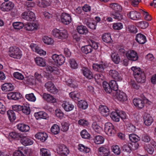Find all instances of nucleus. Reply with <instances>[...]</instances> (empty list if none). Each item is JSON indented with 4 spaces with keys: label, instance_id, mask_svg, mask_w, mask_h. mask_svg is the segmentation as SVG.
Segmentation results:
<instances>
[{
    "label": "nucleus",
    "instance_id": "obj_1",
    "mask_svg": "<svg viewBox=\"0 0 156 156\" xmlns=\"http://www.w3.org/2000/svg\"><path fill=\"white\" fill-rule=\"evenodd\" d=\"M8 54L11 57L15 58L20 59L22 56L21 51L16 46H11L9 48Z\"/></svg>",
    "mask_w": 156,
    "mask_h": 156
},
{
    "label": "nucleus",
    "instance_id": "obj_2",
    "mask_svg": "<svg viewBox=\"0 0 156 156\" xmlns=\"http://www.w3.org/2000/svg\"><path fill=\"white\" fill-rule=\"evenodd\" d=\"M52 34L55 37L61 39L66 38L68 35L66 30H60L57 29L53 30L52 31Z\"/></svg>",
    "mask_w": 156,
    "mask_h": 156
},
{
    "label": "nucleus",
    "instance_id": "obj_3",
    "mask_svg": "<svg viewBox=\"0 0 156 156\" xmlns=\"http://www.w3.org/2000/svg\"><path fill=\"white\" fill-rule=\"evenodd\" d=\"M142 99L139 98H135L133 100L134 105L139 109L142 108L144 106V103L149 101L148 100L143 94L141 95Z\"/></svg>",
    "mask_w": 156,
    "mask_h": 156
},
{
    "label": "nucleus",
    "instance_id": "obj_4",
    "mask_svg": "<svg viewBox=\"0 0 156 156\" xmlns=\"http://www.w3.org/2000/svg\"><path fill=\"white\" fill-rule=\"evenodd\" d=\"M104 130L106 134L109 136H113L116 133V130L114 126L109 122L105 124Z\"/></svg>",
    "mask_w": 156,
    "mask_h": 156
},
{
    "label": "nucleus",
    "instance_id": "obj_5",
    "mask_svg": "<svg viewBox=\"0 0 156 156\" xmlns=\"http://www.w3.org/2000/svg\"><path fill=\"white\" fill-rule=\"evenodd\" d=\"M14 6V4L12 2H4L1 5L0 9L2 11L9 12L12 10Z\"/></svg>",
    "mask_w": 156,
    "mask_h": 156
},
{
    "label": "nucleus",
    "instance_id": "obj_6",
    "mask_svg": "<svg viewBox=\"0 0 156 156\" xmlns=\"http://www.w3.org/2000/svg\"><path fill=\"white\" fill-rule=\"evenodd\" d=\"M52 58L54 64L57 66L62 65L65 62V58L62 55L55 54L52 56Z\"/></svg>",
    "mask_w": 156,
    "mask_h": 156
},
{
    "label": "nucleus",
    "instance_id": "obj_7",
    "mask_svg": "<svg viewBox=\"0 0 156 156\" xmlns=\"http://www.w3.org/2000/svg\"><path fill=\"white\" fill-rule=\"evenodd\" d=\"M22 19L27 21H32L35 19V16L34 12L31 11H25L21 15Z\"/></svg>",
    "mask_w": 156,
    "mask_h": 156
},
{
    "label": "nucleus",
    "instance_id": "obj_8",
    "mask_svg": "<svg viewBox=\"0 0 156 156\" xmlns=\"http://www.w3.org/2000/svg\"><path fill=\"white\" fill-rule=\"evenodd\" d=\"M56 150L58 153L62 156H66L69 152L68 148L64 144L58 145Z\"/></svg>",
    "mask_w": 156,
    "mask_h": 156
},
{
    "label": "nucleus",
    "instance_id": "obj_9",
    "mask_svg": "<svg viewBox=\"0 0 156 156\" xmlns=\"http://www.w3.org/2000/svg\"><path fill=\"white\" fill-rule=\"evenodd\" d=\"M126 56L129 60L132 61H136L138 58L137 52L133 50H129L127 51Z\"/></svg>",
    "mask_w": 156,
    "mask_h": 156
},
{
    "label": "nucleus",
    "instance_id": "obj_10",
    "mask_svg": "<svg viewBox=\"0 0 156 156\" xmlns=\"http://www.w3.org/2000/svg\"><path fill=\"white\" fill-rule=\"evenodd\" d=\"M61 20L62 23L66 25L69 24L72 21L71 16L66 13H63L61 14Z\"/></svg>",
    "mask_w": 156,
    "mask_h": 156
},
{
    "label": "nucleus",
    "instance_id": "obj_11",
    "mask_svg": "<svg viewBox=\"0 0 156 156\" xmlns=\"http://www.w3.org/2000/svg\"><path fill=\"white\" fill-rule=\"evenodd\" d=\"M92 67L93 69L96 71L103 73L106 67V66L105 63L103 62L99 64L94 63L93 64Z\"/></svg>",
    "mask_w": 156,
    "mask_h": 156
},
{
    "label": "nucleus",
    "instance_id": "obj_12",
    "mask_svg": "<svg viewBox=\"0 0 156 156\" xmlns=\"http://www.w3.org/2000/svg\"><path fill=\"white\" fill-rule=\"evenodd\" d=\"M109 75L112 78L117 81H121L122 79L120 74L115 70H111L109 71Z\"/></svg>",
    "mask_w": 156,
    "mask_h": 156
},
{
    "label": "nucleus",
    "instance_id": "obj_13",
    "mask_svg": "<svg viewBox=\"0 0 156 156\" xmlns=\"http://www.w3.org/2000/svg\"><path fill=\"white\" fill-rule=\"evenodd\" d=\"M45 87L47 90L51 93L55 94L58 92V90L51 82L49 81L46 83L45 84Z\"/></svg>",
    "mask_w": 156,
    "mask_h": 156
},
{
    "label": "nucleus",
    "instance_id": "obj_14",
    "mask_svg": "<svg viewBox=\"0 0 156 156\" xmlns=\"http://www.w3.org/2000/svg\"><path fill=\"white\" fill-rule=\"evenodd\" d=\"M83 75L87 78L91 79L93 78V74L90 70L86 67H82L81 70Z\"/></svg>",
    "mask_w": 156,
    "mask_h": 156
},
{
    "label": "nucleus",
    "instance_id": "obj_15",
    "mask_svg": "<svg viewBox=\"0 0 156 156\" xmlns=\"http://www.w3.org/2000/svg\"><path fill=\"white\" fill-rule=\"evenodd\" d=\"M116 92L115 96L119 100L124 101L127 100V97L125 93L120 90H118Z\"/></svg>",
    "mask_w": 156,
    "mask_h": 156
},
{
    "label": "nucleus",
    "instance_id": "obj_16",
    "mask_svg": "<svg viewBox=\"0 0 156 156\" xmlns=\"http://www.w3.org/2000/svg\"><path fill=\"white\" fill-rule=\"evenodd\" d=\"M62 106L66 111L67 112L72 110L74 107L73 105L66 101H64L63 102Z\"/></svg>",
    "mask_w": 156,
    "mask_h": 156
},
{
    "label": "nucleus",
    "instance_id": "obj_17",
    "mask_svg": "<svg viewBox=\"0 0 156 156\" xmlns=\"http://www.w3.org/2000/svg\"><path fill=\"white\" fill-rule=\"evenodd\" d=\"M38 25L36 23H27L24 25V28L26 30L32 31L36 30Z\"/></svg>",
    "mask_w": 156,
    "mask_h": 156
},
{
    "label": "nucleus",
    "instance_id": "obj_18",
    "mask_svg": "<svg viewBox=\"0 0 156 156\" xmlns=\"http://www.w3.org/2000/svg\"><path fill=\"white\" fill-rule=\"evenodd\" d=\"M20 138L21 143L25 146L30 145L33 143V141L32 139L27 137L23 136L22 135Z\"/></svg>",
    "mask_w": 156,
    "mask_h": 156
},
{
    "label": "nucleus",
    "instance_id": "obj_19",
    "mask_svg": "<svg viewBox=\"0 0 156 156\" xmlns=\"http://www.w3.org/2000/svg\"><path fill=\"white\" fill-rule=\"evenodd\" d=\"M128 17L133 20H138L140 18V12L135 11H131L127 14Z\"/></svg>",
    "mask_w": 156,
    "mask_h": 156
},
{
    "label": "nucleus",
    "instance_id": "obj_20",
    "mask_svg": "<svg viewBox=\"0 0 156 156\" xmlns=\"http://www.w3.org/2000/svg\"><path fill=\"white\" fill-rule=\"evenodd\" d=\"M21 95L18 92H11L9 93L7 95V97L9 99L16 100L21 98Z\"/></svg>",
    "mask_w": 156,
    "mask_h": 156
},
{
    "label": "nucleus",
    "instance_id": "obj_21",
    "mask_svg": "<svg viewBox=\"0 0 156 156\" xmlns=\"http://www.w3.org/2000/svg\"><path fill=\"white\" fill-rule=\"evenodd\" d=\"M99 110L100 113L105 116H106L109 114V109L106 106L102 105H100L99 108Z\"/></svg>",
    "mask_w": 156,
    "mask_h": 156
},
{
    "label": "nucleus",
    "instance_id": "obj_22",
    "mask_svg": "<svg viewBox=\"0 0 156 156\" xmlns=\"http://www.w3.org/2000/svg\"><path fill=\"white\" fill-rule=\"evenodd\" d=\"M43 98L47 102L55 103L56 102V99L51 95L44 93L42 96Z\"/></svg>",
    "mask_w": 156,
    "mask_h": 156
},
{
    "label": "nucleus",
    "instance_id": "obj_23",
    "mask_svg": "<svg viewBox=\"0 0 156 156\" xmlns=\"http://www.w3.org/2000/svg\"><path fill=\"white\" fill-rule=\"evenodd\" d=\"M136 40L139 44H144L147 41L146 37L143 34L140 33L136 35Z\"/></svg>",
    "mask_w": 156,
    "mask_h": 156
},
{
    "label": "nucleus",
    "instance_id": "obj_24",
    "mask_svg": "<svg viewBox=\"0 0 156 156\" xmlns=\"http://www.w3.org/2000/svg\"><path fill=\"white\" fill-rule=\"evenodd\" d=\"M18 129L22 132H27L30 130V127L24 123H20L16 126Z\"/></svg>",
    "mask_w": 156,
    "mask_h": 156
},
{
    "label": "nucleus",
    "instance_id": "obj_25",
    "mask_svg": "<svg viewBox=\"0 0 156 156\" xmlns=\"http://www.w3.org/2000/svg\"><path fill=\"white\" fill-rule=\"evenodd\" d=\"M35 137L43 142H44L47 138L48 136L46 133L43 132H38L35 135Z\"/></svg>",
    "mask_w": 156,
    "mask_h": 156
},
{
    "label": "nucleus",
    "instance_id": "obj_26",
    "mask_svg": "<svg viewBox=\"0 0 156 156\" xmlns=\"http://www.w3.org/2000/svg\"><path fill=\"white\" fill-rule=\"evenodd\" d=\"M34 115L36 118L37 119H47L48 118V114L46 112L43 111L35 113L34 114Z\"/></svg>",
    "mask_w": 156,
    "mask_h": 156
},
{
    "label": "nucleus",
    "instance_id": "obj_27",
    "mask_svg": "<svg viewBox=\"0 0 156 156\" xmlns=\"http://www.w3.org/2000/svg\"><path fill=\"white\" fill-rule=\"evenodd\" d=\"M77 31L80 34L86 35L88 32L87 27L83 25L78 26L76 28Z\"/></svg>",
    "mask_w": 156,
    "mask_h": 156
},
{
    "label": "nucleus",
    "instance_id": "obj_28",
    "mask_svg": "<svg viewBox=\"0 0 156 156\" xmlns=\"http://www.w3.org/2000/svg\"><path fill=\"white\" fill-rule=\"evenodd\" d=\"M14 88V86L10 83H5L2 85V90L5 91L12 90Z\"/></svg>",
    "mask_w": 156,
    "mask_h": 156
},
{
    "label": "nucleus",
    "instance_id": "obj_29",
    "mask_svg": "<svg viewBox=\"0 0 156 156\" xmlns=\"http://www.w3.org/2000/svg\"><path fill=\"white\" fill-rule=\"evenodd\" d=\"M81 50L83 53L86 54L91 53L93 51L92 47L90 45L82 46Z\"/></svg>",
    "mask_w": 156,
    "mask_h": 156
},
{
    "label": "nucleus",
    "instance_id": "obj_30",
    "mask_svg": "<svg viewBox=\"0 0 156 156\" xmlns=\"http://www.w3.org/2000/svg\"><path fill=\"white\" fill-rule=\"evenodd\" d=\"M131 70L133 72V74L134 77L139 76L142 73H144V72L140 68H137L136 67H132L131 68Z\"/></svg>",
    "mask_w": 156,
    "mask_h": 156
},
{
    "label": "nucleus",
    "instance_id": "obj_31",
    "mask_svg": "<svg viewBox=\"0 0 156 156\" xmlns=\"http://www.w3.org/2000/svg\"><path fill=\"white\" fill-rule=\"evenodd\" d=\"M98 151L101 155L103 156H109L110 152L108 149L101 147L99 148Z\"/></svg>",
    "mask_w": 156,
    "mask_h": 156
},
{
    "label": "nucleus",
    "instance_id": "obj_32",
    "mask_svg": "<svg viewBox=\"0 0 156 156\" xmlns=\"http://www.w3.org/2000/svg\"><path fill=\"white\" fill-rule=\"evenodd\" d=\"M144 123L147 126L150 125L153 121L152 117L149 114H147L144 116Z\"/></svg>",
    "mask_w": 156,
    "mask_h": 156
},
{
    "label": "nucleus",
    "instance_id": "obj_33",
    "mask_svg": "<svg viewBox=\"0 0 156 156\" xmlns=\"http://www.w3.org/2000/svg\"><path fill=\"white\" fill-rule=\"evenodd\" d=\"M22 137V134L17 132H11L9 133V138L13 139L18 140Z\"/></svg>",
    "mask_w": 156,
    "mask_h": 156
},
{
    "label": "nucleus",
    "instance_id": "obj_34",
    "mask_svg": "<svg viewBox=\"0 0 156 156\" xmlns=\"http://www.w3.org/2000/svg\"><path fill=\"white\" fill-rule=\"evenodd\" d=\"M46 70L49 73H52L56 75H58L59 74L57 68L54 67L48 66L46 67Z\"/></svg>",
    "mask_w": 156,
    "mask_h": 156
},
{
    "label": "nucleus",
    "instance_id": "obj_35",
    "mask_svg": "<svg viewBox=\"0 0 156 156\" xmlns=\"http://www.w3.org/2000/svg\"><path fill=\"white\" fill-rule=\"evenodd\" d=\"M103 40L107 43H111L112 42V40L110 33H105L103 34L102 37Z\"/></svg>",
    "mask_w": 156,
    "mask_h": 156
},
{
    "label": "nucleus",
    "instance_id": "obj_36",
    "mask_svg": "<svg viewBox=\"0 0 156 156\" xmlns=\"http://www.w3.org/2000/svg\"><path fill=\"white\" fill-rule=\"evenodd\" d=\"M136 81L138 83H144L145 81L146 77L144 73H142L141 75L134 77Z\"/></svg>",
    "mask_w": 156,
    "mask_h": 156
},
{
    "label": "nucleus",
    "instance_id": "obj_37",
    "mask_svg": "<svg viewBox=\"0 0 156 156\" xmlns=\"http://www.w3.org/2000/svg\"><path fill=\"white\" fill-rule=\"evenodd\" d=\"M7 114L11 122H13L16 119V116L15 113L13 111L11 110H8L7 112Z\"/></svg>",
    "mask_w": 156,
    "mask_h": 156
},
{
    "label": "nucleus",
    "instance_id": "obj_38",
    "mask_svg": "<svg viewBox=\"0 0 156 156\" xmlns=\"http://www.w3.org/2000/svg\"><path fill=\"white\" fill-rule=\"evenodd\" d=\"M110 116L114 121L118 122L119 121V116L118 112H112Z\"/></svg>",
    "mask_w": 156,
    "mask_h": 156
},
{
    "label": "nucleus",
    "instance_id": "obj_39",
    "mask_svg": "<svg viewBox=\"0 0 156 156\" xmlns=\"http://www.w3.org/2000/svg\"><path fill=\"white\" fill-rule=\"evenodd\" d=\"M110 6L115 12L120 11L122 9L121 6L116 3H112L110 5Z\"/></svg>",
    "mask_w": 156,
    "mask_h": 156
},
{
    "label": "nucleus",
    "instance_id": "obj_40",
    "mask_svg": "<svg viewBox=\"0 0 156 156\" xmlns=\"http://www.w3.org/2000/svg\"><path fill=\"white\" fill-rule=\"evenodd\" d=\"M111 57L112 61L116 64L119 63L121 60L118 55L115 53H112Z\"/></svg>",
    "mask_w": 156,
    "mask_h": 156
},
{
    "label": "nucleus",
    "instance_id": "obj_41",
    "mask_svg": "<svg viewBox=\"0 0 156 156\" xmlns=\"http://www.w3.org/2000/svg\"><path fill=\"white\" fill-rule=\"evenodd\" d=\"M35 61L37 65L41 66H45V62L44 59L40 57H37L35 59Z\"/></svg>",
    "mask_w": 156,
    "mask_h": 156
},
{
    "label": "nucleus",
    "instance_id": "obj_42",
    "mask_svg": "<svg viewBox=\"0 0 156 156\" xmlns=\"http://www.w3.org/2000/svg\"><path fill=\"white\" fill-rule=\"evenodd\" d=\"M69 97L73 100H78L80 99V94L75 91L72 92L69 94Z\"/></svg>",
    "mask_w": 156,
    "mask_h": 156
},
{
    "label": "nucleus",
    "instance_id": "obj_43",
    "mask_svg": "<svg viewBox=\"0 0 156 156\" xmlns=\"http://www.w3.org/2000/svg\"><path fill=\"white\" fill-rule=\"evenodd\" d=\"M78 106L80 108L83 109H86L88 107V104L85 101L81 100L78 101Z\"/></svg>",
    "mask_w": 156,
    "mask_h": 156
},
{
    "label": "nucleus",
    "instance_id": "obj_44",
    "mask_svg": "<svg viewBox=\"0 0 156 156\" xmlns=\"http://www.w3.org/2000/svg\"><path fill=\"white\" fill-rule=\"evenodd\" d=\"M103 86L104 89L107 93H110L112 92V89L110 83H108L104 81L103 82Z\"/></svg>",
    "mask_w": 156,
    "mask_h": 156
},
{
    "label": "nucleus",
    "instance_id": "obj_45",
    "mask_svg": "<svg viewBox=\"0 0 156 156\" xmlns=\"http://www.w3.org/2000/svg\"><path fill=\"white\" fill-rule=\"evenodd\" d=\"M115 81V80H112L109 82L110 85L112 89V91L113 90L116 92L118 90V86Z\"/></svg>",
    "mask_w": 156,
    "mask_h": 156
},
{
    "label": "nucleus",
    "instance_id": "obj_46",
    "mask_svg": "<svg viewBox=\"0 0 156 156\" xmlns=\"http://www.w3.org/2000/svg\"><path fill=\"white\" fill-rule=\"evenodd\" d=\"M25 98L29 101L34 102L36 100V98L33 93L26 94Z\"/></svg>",
    "mask_w": 156,
    "mask_h": 156
},
{
    "label": "nucleus",
    "instance_id": "obj_47",
    "mask_svg": "<svg viewBox=\"0 0 156 156\" xmlns=\"http://www.w3.org/2000/svg\"><path fill=\"white\" fill-rule=\"evenodd\" d=\"M43 40L44 43L50 45L54 43L53 39L51 37L48 36H45L43 38Z\"/></svg>",
    "mask_w": 156,
    "mask_h": 156
},
{
    "label": "nucleus",
    "instance_id": "obj_48",
    "mask_svg": "<svg viewBox=\"0 0 156 156\" xmlns=\"http://www.w3.org/2000/svg\"><path fill=\"white\" fill-rule=\"evenodd\" d=\"M78 149L81 151L85 153H88L90 151L89 148L85 147L84 145L81 144H79Z\"/></svg>",
    "mask_w": 156,
    "mask_h": 156
},
{
    "label": "nucleus",
    "instance_id": "obj_49",
    "mask_svg": "<svg viewBox=\"0 0 156 156\" xmlns=\"http://www.w3.org/2000/svg\"><path fill=\"white\" fill-rule=\"evenodd\" d=\"M51 133L54 134H57L59 132V126L56 124H54L51 127Z\"/></svg>",
    "mask_w": 156,
    "mask_h": 156
},
{
    "label": "nucleus",
    "instance_id": "obj_50",
    "mask_svg": "<svg viewBox=\"0 0 156 156\" xmlns=\"http://www.w3.org/2000/svg\"><path fill=\"white\" fill-rule=\"evenodd\" d=\"M94 140L96 144H101L104 142V138L100 136H97L94 138Z\"/></svg>",
    "mask_w": 156,
    "mask_h": 156
},
{
    "label": "nucleus",
    "instance_id": "obj_51",
    "mask_svg": "<svg viewBox=\"0 0 156 156\" xmlns=\"http://www.w3.org/2000/svg\"><path fill=\"white\" fill-rule=\"evenodd\" d=\"M40 154L41 156H51L49 151L45 148L41 149Z\"/></svg>",
    "mask_w": 156,
    "mask_h": 156
},
{
    "label": "nucleus",
    "instance_id": "obj_52",
    "mask_svg": "<svg viewBox=\"0 0 156 156\" xmlns=\"http://www.w3.org/2000/svg\"><path fill=\"white\" fill-rule=\"evenodd\" d=\"M129 138L130 140L133 142H137L140 140V138L136 135L133 134H129Z\"/></svg>",
    "mask_w": 156,
    "mask_h": 156
},
{
    "label": "nucleus",
    "instance_id": "obj_53",
    "mask_svg": "<svg viewBox=\"0 0 156 156\" xmlns=\"http://www.w3.org/2000/svg\"><path fill=\"white\" fill-rule=\"evenodd\" d=\"M22 147H19L18 150L15 151L13 154V156H25L23 151Z\"/></svg>",
    "mask_w": 156,
    "mask_h": 156
},
{
    "label": "nucleus",
    "instance_id": "obj_54",
    "mask_svg": "<svg viewBox=\"0 0 156 156\" xmlns=\"http://www.w3.org/2000/svg\"><path fill=\"white\" fill-rule=\"evenodd\" d=\"M92 127L96 132L99 133L101 130L102 128L96 122H93L92 124Z\"/></svg>",
    "mask_w": 156,
    "mask_h": 156
},
{
    "label": "nucleus",
    "instance_id": "obj_55",
    "mask_svg": "<svg viewBox=\"0 0 156 156\" xmlns=\"http://www.w3.org/2000/svg\"><path fill=\"white\" fill-rule=\"evenodd\" d=\"M13 26L16 29L20 30L22 29L24 25L22 23L20 22H16L13 23Z\"/></svg>",
    "mask_w": 156,
    "mask_h": 156
},
{
    "label": "nucleus",
    "instance_id": "obj_56",
    "mask_svg": "<svg viewBox=\"0 0 156 156\" xmlns=\"http://www.w3.org/2000/svg\"><path fill=\"white\" fill-rule=\"evenodd\" d=\"M22 151H23L25 156H30L32 154V152L31 149L25 148L23 147H22Z\"/></svg>",
    "mask_w": 156,
    "mask_h": 156
},
{
    "label": "nucleus",
    "instance_id": "obj_57",
    "mask_svg": "<svg viewBox=\"0 0 156 156\" xmlns=\"http://www.w3.org/2000/svg\"><path fill=\"white\" fill-rule=\"evenodd\" d=\"M112 17L114 19L121 20L123 19V16L121 14L118 12H115L112 14Z\"/></svg>",
    "mask_w": 156,
    "mask_h": 156
},
{
    "label": "nucleus",
    "instance_id": "obj_58",
    "mask_svg": "<svg viewBox=\"0 0 156 156\" xmlns=\"http://www.w3.org/2000/svg\"><path fill=\"white\" fill-rule=\"evenodd\" d=\"M140 11L141 13L143 14L144 17V19L146 20L147 21H150L151 20L152 18L151 17V15H150L147 12L144 11L142 9H140Z\"/></svg>",
    "mask_w": 156,
    "mask_h": 156
},
{
    "label": "nucleus",
    "instance_id": "obj_59",
    "mask_svg": "<svg viewBox=\"0 0 156 156\" xmlns=\"http://www.w3.org/2000/svg\"><path fill=\"white\" fill-rule=\"evenodd\" d=\"M21 110L22 112L26 115H29L30 112V109L28 106H22Z\"/></svg>",
    "mask_w": 156,
    "mask_h": 156
},
{
    "label": "nucleus",
    "instance_id": "obj_60",
    "mask_svg": "<svg viewBox=\"0 0 156 156\" xmlns=\"http://www.w3.org/2000/svg\"><path fill=\"white\" fill-rule=\"evenodd\" d=\"M13 75L15 78L19 80H22L24 78L23 75L22 73L18 72L14 73Z\"/></svg>",
    "mask_w": 156,
    "mask_h": 156
},
{
    "label": "nucleus",
    "instance_id": "obj_61",
    "mask_svg": "<svg viewBox=\"0 0 156 156\" xmlns=\"http://www.w3.org/2000/svg\"><path fill=\"white\" fill-rule=\"evenodd\" d=\"M80 134L82 137L83 138L88 139L90 136V134L85 129L83 130L81 132Z\"/></svg>",
    "mask_w": 156,
    "mask_h": 156
},
{
    "label": "nucleus",
    "instance_id": "obj_62",
    "mask_svg": "<svg viewBox=\"0 0 156 156\" xmlns=\"http://www.w3.org/2000/svg\"><path fill=\"white\" fill-rule=\"evenodd\" d=\"M112 151L116 155H119L121 153V150L119 146L115 145L112 148Z\"/></svg>",
    "mask_w": 156,
    "mask_h": 156
},
{
    "label": "nucleus",
    "instance_id": "obj_63",
    "mask_svg": "<svg viewBox=\"0 0 156 156\" xmlns=\"http://www.w3.org/2000/svg\"><path fill=\"white\" fill-rule=\"evenodd\" d=\"M144 148L145 150L149 154H152L153 153L154 151V149L149 144L146 145L144 146Z\"/></svg>",
    "mask_w": 156,
    "mask_h": 156
},
{
    "label": "nucleus",
    "instance_id": "obj_64",
    "mask_svg": "<svg viewBox=\"0 0 156 156\" xmlns=\"http://www.w3.org/2000/svg\"><path fill=\"white\" fill-rule=\"evenodd\" d=\"M138 26L142 29H145L147 27L149 23L146 21H141L138 23Z\"/></svg>",
    "mask_w": 156,
    "mask_h": 156
}]
</instances>
